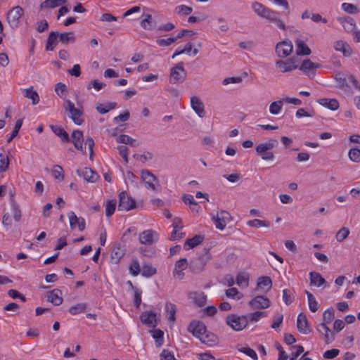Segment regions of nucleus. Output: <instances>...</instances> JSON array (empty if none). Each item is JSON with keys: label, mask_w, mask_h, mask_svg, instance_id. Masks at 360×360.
I'll list each match as a JSON object with an SVG mask.
<instances>
[{"label": "nucleus", "mask_w": 360, "mask_h": 360, "mask_svg": "<svg viewBox=\"0 0 360 360\" xmlns=\"http://www.w3.org/2000/svg\"><path fill=\"white\" fill-rule=\"evenodd\" d=\"M283 300L286 305H290L294 301V296L290 290L285 288L283 290Z\"/></svg>", "instance_id": "nucleus-62"}, {"label": "nucleus", "mask_w": 360, "mask_h": 360, "mask_svg": "<svg viewBox=\"0 0 360 360\" xmlns=\"http://www.w3.org/2000/svg\"><path fill=\"white\" fill-rule=\"evenodd\" d=\"M140 26L145 30H153L157 27V22L150 13H143Z\"/></svg>", "instance_id": "nucleus-20"}, {"label": "nucleus", "mask_w": 360, "mask_h": 360, "mask_svg": "<svg viewBox=\"0 0 360 360\" xmlns=\"http://www.w3.org/2000/svg\"><path fill=\"white\" fill-rule=\"evenodd\" d=\"M157 240L158 234L152 229L145 230L140 233L139 236V242L145 245H151L156 242Z\"/></svg>", "instance_id": "nucleus-12"}, {"label": "nucleus", "mask_w": 360, "mask_h": 360, "mask_svg": "<svg viewBox=\"0 0 360 360\" xmlns=\"http://www.w3.org/2000/svg\"><path fill=\"white\" fill-rule=\"evenodd\" d=\"M124 249L120 244L115 245L110 253V262L113 264H118L120 259L124 255Z\"/></svg>", "instance_id": "nucleus-22"}, {"label": "nucleus", "mask_w": 360, "mask_h": 360, "mask_svg": "<svg viewBox=\"0 0 360 360\" xmlns=\"http://www.w3.org/2000/svg\"><path fill=\"white\" fill-rule=\"evenodd\" d=\"M11 210L15 221H19L21 219V211L14 200H12L11 202Z\"/></svg>", "instance_id": "nucleus-59"}, {"label": "nucleus", "mask_w": 360, "mask_h": 360, "mask_svg": "<svg viewBox=\"0 0 360 360\" xmlns=\"http://www.w3.org/2000/svg\"><path fill=\"white\" fill-rule=\"evenodd\" d=\"M204 240V236L202 235H195L191 238L186 239L184 243V249L188 250L190 249L194 248L199 244H200Z\"/></svg>", "instance_id": "nucleus-30"}, {"label": "nucleus", "mask_w": 360, "mask_h": 360, "mask_svg": "<svg viewBox=\"0 0 360 360\" xmlns=\"http://www.w3.org/2000/svg\"><path fill=\"white\" fill-rule=\"evenodd\" d=\"M247 225L250 227L260 228V227H270L271 223L268 220H261L255 219L247 221Z\"/></svg>", "instance_id": "nucleus-39"}, {"label": "nucleus", "mask_w": 360, "mask_h": 360, "mask_svg": "<svg viewBox=\"0 0 360 360\" xmlns=\"http://www.w3.org/2000/svg\"><path fill=\"white\" fill-rule=\"evenodd\" d=\"M23 9L19 6L12 8L7 14V20L12 28H17L19 26L20 19L23 15Z\"/></svg>", "instance_id": "nucleus-7"}, {"label": "nucleus", "mask_w": 360, "mask_h": 360, "mask_svg": "<svg viewBox=\"0 0 360 360\" xmlns=\"http://www.w3.org/2000/svg\"><path fill=\"white\" fill-rule=\"evenodd\" d=\"M58 37V32H51L49 36L48 37L46 44V51H53L54 46L57 44V39Z\"/></svg>", "instance_id": "nucleus-35"}, {"label": "nucleus", "mask_w": 360, "mask_h": 360, "mask_svg": "<svg viewBox=\"0 0 360 360\" xmlns=\"http://www.w3.org/2000/svg\"><path fill=\"white\" fill-rule=\"evenodd\" d=\"M175 11L180 15H188L193 11V8L186 5H180L175 8Z\"/></svg>", "instance_id": "nucleus-63"}, {"label": "nucleus", "mask_w": 360, "mask_h": 360, "mask_svg": "<svg viewBox=\"0 0 360 360\" xmlns=\"http://www.w3.org/2000/svg\"><path fill=\"white\" fill-rule=\"evenodd\" d=\"M209 259L208 257L202 256L193 259L189 264V269L195 274L201 272Z\"/></svg>", "instance_id": "nucleus-14"}, {"label": "nucleus", "mask_w": 360, "mask_h": 360, "mask_svg": "<svg viewBox=\"0 0 360 360\" xmlns=\"http://www.w3.org/2000/svg\"><path fill=\"white\" fill-rule=\"evenodd\" d=\"M335 317V310L333 307L328 308L323 312V323L329 324L333 320Z\"/></svg>", "instance_id": "nucleus-50"}, {"label": "nucleus", "mask_w": 360, "mask_h": 360, "mask_svg": "<svg viewBox=\"0 0 360 360\" xmlns=\"http://www.w3.org/2000/svg\"><path fill=\"white\" fill-rule=\"evenodd\" d=\"M188 330L191 333L193 336L200 339L201 336L207 332V328L202 322L193 321L188 325Z\"/></svg>", "instance_id": "nucleus-13"}, {"label": "nucleus", "mask_w": 360, "mask_h": 360, "mask_svg": "<svg viewBox=\"0 0 360 360\" xmlns=\"http://www.w3.org/2000/svg\"><path fill=\"white\" fill-rule=\"evenodd\" d=\"M334 49L340 51L346 57H349L352 54V49L350 46L344 41H337L334 43Z\"/></svg>", "instance_id": "nucleus-27"}, {"label": "nucleus", "mask_w": 360, "mask_h": 360, "mask_svg": "<svg viewBox=\"0 0 360 360\" xmlns=\"http://www.w3.org/2000/svg\"><path fill=\"white\" fill-rule=\"evenodd\" d=\"M87 308V304L86 303H78L72 307L68 309L69 312L72 315H77L78 314L84 313L86 311Z\"/></svg>", "instance_id": "nucleus-40"}, {"label": "nucleus", "mask_w": 360, "mask_h": 360, "mask_svg": "<svg viewBox=\"0 0 360 360\" xmlns=\"http://www.w3.org/2000/svg\"><path fill=\"white\" fill-rule=\"evenodd\" d=\"M160 360H176L174 354L167 349H164L160 354Z\"/></svg>", "instance_id": "nucleus-64"}, {"label": "nucleus", "mask_w": 360, "mask_h": 360, "mask_svg": "<svg viewBox=\"0 0 360 360\" xmlns=\"http://www.w3.org/2000/svg\"><path fill=\"white\" fill-rule=\"evenodd\" d=\"M309 278H310V285L320 287L326 283L324 278L322 277V276L318 272H315V271L310 272L309 273Z\"/></svg>", "instance_id": "nucleus-31"}, {"label": "nucleus", "mask_w": 360, "mask_h": 360, "mask_svg": "<svg viewBox=\"0 0 360 360\" xmlns=\"http://www.w3.org/2000/svg\"><path fill=\"white\" fill-rule=\"evenodd\" d=\"M316 330L321 334L324 335L326 344L328 345L335 340V333L327 326L326 323H321L317 325Z\"/></svg>", "instance_id": "nucleus-18"}, {"label": "nucleus", "mask_w": 360, "mask_h": 360, "mask_svg": "<svg viewBox=\"0 0 360 360\" xmlns=\"http://www.w3.org/2000/svg\"><path fill=\"white\" fill-rule=\"evenodd\" d=\"M272 286V281L269 276H260L257 283L255 291L262 290L263 292L269 291Z\"/></svg>", "instance_id": "nucleus-25"}, {"label": "nucleus", "mask_w": 360, "mask_h": 360, "mask_svg": "<svg viewBox=\"0 0 360 360\" xmlns=\"http://www.w3.org/2000/svg\"><path fill=\"white\" fill-rule=\"evenodd\" d=\"M335 79L338 82L339 87L342 89H346L349 86V83H352L353 86L360 91V84L356 79L354 75L348 72H338L335 75Z\"/></svg>", "instance_id": "nucleus-2"}, {"label": "nucleus", "mask_w": 360, "mask_h": 360, "mask_svg": "<svg viewBox=\"0 0 360 360\" xmlns=\"http://www.w3.org/2000/svg\"><path fill=\"white\" fill-rule=\"evenodd\" d=\"M278 142L276 139H270L266 142L257 145L255 148L257 153H262L266 150H271V149L277 147Z\"/></svg>", "instance_id": "nucleus-26"}, {"label": "nucleus", "mask_w": 360, "mask_h": 360, "mask_svg": "<svg viewBox=\"0 0 360 360\" xmlns=\"http://www.w3.org/2000/svg\"><path fill=\"white\" fill-rule=\"evenodd\" d=\"M305 293L307 294V296L308 304L310 311H311L312 312H316L319 309V304L317 301L316 300L312 293H311L308 290H306Z\"/></svg>", "instance_id": "nucleus-42"}, {"label": "nucleus", "mask_w": 360, "mask_h": 360, "mask_svg": "<svg viewBox=\"0 0 360 360\" xmlns=\"http://www.w3.org/2000/svg\"><path fill=\"white\" fill-rule=\"evenodd\" d=\"M205 335V337L200 338L202 342L207 343L210 345H214L217 342V337L212 333H207Z\"/></svg>", "instance_id": "nucleus-53"}, {"label": "nucleus", "mask_w": 360, "mask_h": 360, "mask_svg": "<svg viewBox=\"0 0 360 360\" xmlns=\"http://www.w3.org/2000/svg\"><path fill=\"white\" fill-rule=\"evenodd\" d=\"M117 201L115 199L108 200L105 203V215L108 217H111L116 208Z\"/></svg>", "instance_id": "nucleus-45"}, {"label": "nucleus", "mask_w": 360, "mask_h": 360, "mask_svg": "<svg viewBox=\"0 0 360 360\" xmlns=\"http://www.w3.org/2000/svg\"><path fill=\"white\" fill-rule=\"evenodd\" d=\"M293 46L290 41H282L276 46V53L279 58H286L292 51Z\"/></svg>", "instance_id": "nucleus-11"}, {"label": "nucleus", "mask_w": 360, "mask_h": 360, "mask_svg": "<svg viewBox=\"0 0 360 360\" xmlns=\"http://www.w3.org/2000/svg\"><path fill=\"white\" fill-rule=\"evenodd\" d=\"M141 273L144 277H150L156 274V269L150 264H143Z\"/></svg>", "instance_id": "nucleus-47"}, {"label": "nucleus", "mask_w": 360, "mask_h": 360, "mask_svg": "<svg viewBox=\"0 0 360 360\" xmlns=\"http://www.w3.org/2000/svg\"><path fill=\"white\" fill-rule=\"evenodd\" d=\"M117 143L129 144L131 146H138L139 143L134 139L126 134H121L116 139Z\"/></svg>", "instance_id": "nucleus-37"}, {"label": "nucleus", "mask_w": 360, "mask_h": 360, "mask_svg": "<svg viewBox=\"0 0 360 360\" xmlns=\"http://www.w3.org/2000/svg\"><path fill=\"white\" fill-rule=\"evenodd\" d=\"M55 91L58 96L63 99H65V94L67 92V86L65 84L58 82L56 84Z\"/></svg>", "instance_id": "nucleus-52"}, {"label": "nucleus", "mask_w": 360, "mask_h": 360, "mask_svg": "<svg viewBox=\"0 0 360 360\" xmlns=\"http://www.w3.org/2000/svg\"><path fill=\"white\" fill-rule=\"evenodd\" d=\"M337 20L342 25L347 32L353 34L354 32L356 31V23L352 18L349 16L338 17Z\"/></svg>", "instance_id": "nucleus-19"}, {"label": "nucleus", "mask_w": 360, "mask_h": 360, "mask_svg": "<svg viewBox=\"0 0 360 360\" xmlns=\"http://www.w3.org/2000/svg\"><path fill=\"white\" fill-rule=\"evenodd\" d=\"M212 219L217 229L224 230L226 224L231 221L232 217L229 212L221 210L217 212L216 215L212 214Z\"/></svg>", "instance_id": "nucleus-5"}, {"label": "nucleus", "mask_w": 360, "mask_h": 360, "mask_svg": "<svg viewBox=\"0 0 360 360\" xmlns=\"http://www.w3.org/2000/svg\"><path fill=\"white\" fill-rule=\"evenodd\" d=\"M317 102L322 106L330 110H336L339 108L340 104L337 99L335 98H320L317 101Z\"/></svg>", "instance_id": "nucleus-28"}, {"label": "nucleus", "mask_w": 360, "mask_h": 360, "mask_svg": "<svg viewBox=\"0 0 360 360\" xmlns=\"http://www.w3.org/2000/svg\"><path fill=\"white\" fill-rule=\"evenodd\" d=\"M297 327L299 332L302 334L307 335L311 331L307 318L303 312H301L297 316Z\"/></svg>", "instance_id": "nucleus-17"}, {"label": "nucleus", "mask_w": 360, "mask_h": 360, "mask_svg": "<svg viewBox=\"0 0 360 360\" xmlns=\"http://www.w3.org/2000/svg\"><path fill=\"white\" fill-rule=\"evenodd\" d=\"M141 321L150 328H155L158 326L157 314L153 311H146L142 313Z\"/></svg>", "instance_id": "nucleus-16"}, {"label": "nucleus", "mask_w": 360, "mask_h": 360, "mask_svg": "<svg viewBox=\"0 0 360 360\" xmlns=\"http://www.w3.org/2000/svg\"><path fill=\"white\" fill-rule=\"evenodd\" d=\"M153 338L155 340V345L157 347H160L164 342V333L160 329H155L152 333Z\"/></svg>", "instance_id": "nucleus-43"}, {"label": "nucleus", "mask_w": 360, "mask_h": 360, "mask_svg": "<svg viewBox=\"0 0 360 360\" xmlns=\"http://www.w3.org/2000/svg\"><path fill=\"white\" fill-rule=\"evenodd\" d=\"M246 316H248V321L250 322H255L259 321L262 316H266V312L256 311L253 313H250Z\"/></svg>", "instance_id": "nucleus-56"}, {"label": "nucleus", "mask_w": 360, "mask_h": 360, "mask_svg": "<svg viewBox=\"0 0 360 360\" xmlns=\"http://www.w3.org/2000/svg\"><path fill=\"white\" fill-rule=\"evenodd\" d=\"M186 75L184 63L180 62L170 70L169 81L172 84L182 83L186 79Z\"/></svg>", "instance_id": "nucleus-3"}, {"label": "nucleus", "mask_w": 360, "mask_h": 360, "mask_svg": "<svg viewBox=\"0 0 360 360\" xmlns=\"http://www.w3.org/2000/svg\"><path fill=\"white\" fill-rule=\"evenodd\" d=\"M251 8L254 12L261 18L263 17L266 10L269 8L268 7L264 6L263 4L257 1L252 2L251 4Z\"/></svg>", "instance_id": "nucleus-41"}, {"label": "nucleus", "mask_w": 360, "mask_h": 360, "mask_svg": "<svg viewBox=\"0 0 360 360\" xmlns=\"http://www.w3.org/2000/svg\"><path fill=\"white\" fill-rule=\"evenodd\" d=\"M276 68L281 72H288L298 68L297 61L294 58H290L287 60H278L275 63Z\"/></svg>", "instance_id": "nucleus-8"}, {"label": "nucleus", "mask_w": 360, "mask_h": 360, "mask_svg": "<svg viewBox=\"0 0 360 360\" xmlns=\"http://www.w3.org/2000/svg\"><path fill=\"white\" fill-rule=\"evenodd\" d=\"M226 323L235 331L243 330L248 323V316L245 315L239 316L231 314L226 316Z\"/></svg>", "instance_id": "nucleus-1"}, {"label": "nucleus", "mask_w": 360, "mask_h": 360, "mask_svg": "<svg viewBox=\"0 0 360 360\" xmlns=\"http://www.w3.org/2000/svg\"><path fill=\"white\" fill-rule=\"evenodd\" d=\"M191 106L200 117H204L205 116L206 112L204 103L198 97L192 96L191 98Z\"/></svg>", "instance_id": "nucleus-21"}, {"label": "nucleus", "mask_w": 360, "mask_h": 360, "mask_svg": "<svg viewBox=\"0 0 360 360\" xmlns=\"http://www.w3.org/2000/svg\"><path fill=\"white\" fill-rule=\"evenodd\" d=\"M71 141L75 148L78 150L83 151L84 136L82 131L78 129L74 130L71 134Z\"/></svg>", "instance_id": "nucleus-24"}, {"label": "nucleus", "mask_w": 360, "mask_h": 360, "mask_svg": "<svg viewBox=\"0 0 360 360\" xmlns=\"http://www.w3.org/2000/svg\"><path fill=\"white\" fill-rule=\"evenodd\" d=\"M82 175L85 181L89 183L96 182L100 176L95 171L89 167H85L82 173Z\"/></svg>", "instance_id": "nucleus-29"}, {"label": "nucleus", "mask_w": 360, "mask_h": 360, "mask_svg": "<svg viewBox=\"0 0 360 360\" xmlns=\"http://www.w3.org/2000/svg\"><path fill=\"white\" fill-rule=\"evenodd\" d=\"M59 41L63 44H68L69 42H74L75 41V36L74 32H63L58 33Z\"/></svg>", "instance_id": "nucleus-44"}, {"label": "nucleus", "mask_w": 360, "mask_h": 360, "mask_svg": "<svg viewBox=\"0 0 360 360\" xmlns=\"http://www.w3.org/2000/svg\"><path fill=\"white\" fill-rule=\"evenodd\" d=\"M283 315L282 314H278L274 316L273 323L271 327L276 331L280 330V326L283 323Z\"/></svg>", "instance_id": "nucleus-55"}, {"label": "nucleus", "mask_w": 360, "mask_h": 360, "mask_svg": "<svg viewBox=\"0 0 360 360\" xmlns=\"http://www.w3.org/2000/svg\"><path fill=\"white\" fill-rule=\"evenodd\" d=\"M116 107V103H108L106 105L99 104L96 109L100 114H105Z\"/></svg>", "instance_id": "nucleus-49"}, {"label": "nucleus", "mask_w": 360, "mask_h": 360, "mask_svg": "<svg viewBox=\"0 0 360 360\" xmlns=\"http://www.w3.org/2000/svg\"><path fill=\"white\" fill-rule=\"evenodd\" d=\"M183 226L182 225H176L175 227L173 228V231L171 233L170 240H179L183 238L184 235H185L184 233H180L179 231L182 229Z\"/></svg>", "instance_id": "nucleus-51"}, {"label": "nucleus", "mask_w": 360, "mask_h": 360, "mask_svg": "<svg viewBox=\"0 0 360 360\" xmlns=\"http://www.w3.org/2000/svg\"><path fill=\"white\" fill-rule=\"evenodd\" d=\"M191 298L193 300L195 304L200 307L205 306L207 302V296L202 292H193L191 295Z\"/></svg>", "instance_id": "nucleus-34"}, {"label": "nucleus", "mask_w": 360, "mask_h": 360, "mask_svg": "<svg viewBox=\"0 0 360 360\" xmlns=\"http://www.w3.org/2000/svg\"><path fill=\"white\" fill-rule=\"evenodd\" d=\"M61 295V290L57 288L46 292L47 300L55 306H58L62 304L63 300Z\"/></svg>", "instance_id": "nucleus-23"}, {"label": "nucleus", "mask_w": 360, "mask_h": 360, "mask_svg": "<svg viewBox=\"0 0 360 360\" xmlns=\"http://www.w3.org/2000/svg\"><path fill=\"white\" fill-rule=\"evenodd\" d=\"M283 102V99L272 102L269 106V112L272 115L278 114L282 109Z\"/></svg>", "instance_id": "nucleus-48"}, {"label": "nucleus", "mask_w": 360, "mask_h": 360, "mask_svg": "<svg viewBox=\"0 0 360 360\" xmlns=\"http://www.w3.org/2000/svg\"><path fill=\"white\" fill-rule=\"evenodd\" d=\"M141 176L147 189H151L153 191L157 190L155 183L158 184L159 181L158 177L150 171L148 169L142 170Z\"/></svg>", "instance_id": "nucleus-10"}, {"label": "nucleus", "mask_w": 360, "mask_h": 360, "mask_svg": "<svg viewBox=\"0 0 360 360\" xmlns=\"http://www.w3.org/2000/svg\"><path fill=\"white\" fill-rule=\"evenodd\" d=\"M67 0H45L40 4V8L44 9L46 8H54L65 3Z\"/></svg>", "instance_id": "nucleus-38"}, {"label": "nucleus", "mask_w": 360, "mask_h": 360, "mask_svg": "<svg viewBox=\"0 0 360 360\" xmlns=\"http://www.w3.org/2000/svg\"><path fill=\"white\" fill-rule=\"evenodd\" d=\"M349 234L348 228L342 227L336 233L335 238L338 242L343 241Z\"/></svg>", "instance_id": "nucleus-61"}, {"label": "nucleus", "mask_w": 360, "mask_h": 360, "mask_svg": "<svg viewBox=\"0 0 360 360\" xmlns=\"http://www.w3.org/2000/svg\"><path fill=\"white\" fill-rule=\"evenodd\" d=\"M136 200L129 196L126 191H123L119 194V211H129L136 207Z\"/></svg>", "instance_id": "nucleus-4"}, {"label": "nucleus", "mask_w": 360, "mask_h": 360, "mask_svg": "<svg viewBox=\"0 0 360 360\" xmlns=\"http://www.w3.org/2000/svg\"><path fill=\"white\" fill-rule=\"evenodd\" d=\"M65 103L67 105L65 107V109L69 111L70 114V118L73 121V122L77 125H81L84 122L83 118V112L75 107L73 103H72L70 100H65Z\"/></svg>", "instance_id": "nucleus-6"}, {"label": "nucleus", "mask_w": 360, "mask_h": 360, "mask_svg": "<svg viewBox=\"0 0 360 360\" xmlns=\"http://www.w3.org/2000/svg\"><path fill=\"white\" fill-rule=\"evenodd\" d=\"M249 305L252 309H266L271 304V301L266 297L263 295L255 296L253 299L250 300Z\"/></svg>", "instance_id": "nucleus-15"}, {"label": "nucleus", "mask_w": 360, "mask_h": 360, "mask_svg": "<svg viewBox=\"0 0 360 360\" xmlns=\"http://www.w3.org/2000/svg\"><path fill=\"white\" fill-rule=\"evenodd\" d=\"M22 125V120L19 119L15 122V127L13 131L11 134L7 139V142L10 143L15 136H18L19 131Z\"/></svg>", "instance_id": "nucleus-54"}, {"label": "nucleus", "mask_w": 360, "mask_h": 360, "mask_svg": "<svg viewBox=\"0 0 360 360\" xmlns=\"http://www.w3.org/2000/svg\"><path fill=\"white\" fill-rule=\"evenodd\" d=\"M24 91L25 92L24 96L31 99L33 105H36L39 102V96L36 91L33 90L32 86L25 89Z\"/></svg>", "instance_id": "nucleus-36"}, {"label": "nucleus", "mask_w": 360, "mask_h": 360, "mask_svg": "<svg viewBox=\"0 0 360 360\" xmlns=\"http://www.w3.org/2000/svg\"><path fill=\"white\" fill-rule=\"evenodd\" d=\"M320 66L319 63H314L309 59H305L299 67V70L307 75L309 79H313L316 75V70Z\"/></svg>", "instance_id": "nucleus-9"}, {"label": "nucleus", "mask_w": 360, "mask_h": 360, "mask_svg": "<svg viewBox=\"0 0 360 360\" xmlns=\"http://www.w3.org/2000/svg\"><path fill=\"white\" fill-rule=\"evenodd\" d=\"M236 283L240 287L246 288L249 284V276L245 273H240L237 275Z\"/></svg>", "instance_id": "nucleus-46"}, {"label": "nucleus", "mask_w": 360, "mask_h": 360, "mask_svg": "<svg viewBox=\"0 0 360 360\" xmlns=\"http://www.w3.org/2000/svg\"><path fill=\"white\" fill-rule=\"evenodd\" d=\"M52 131L58 137H60L63 142L68 143L70 141V139L69 137L68 134L65 131V129L62 127H59L57 125H51L50 126Z\"/></svg>", "instance_id": "nucleus-32"}, {"label": "nucleus", "mask_w": 360, "mask_h": 360, "mask_svg": "<svg viewBox=\"0 0 360 360\" xmlns=\"http://www.w3.org/2000/svg\"><path fill=\"white\" fill-rule=\"evenodd\" d=\"M350 160L354 162H360V149L354 148L349 150L348 153Z\"/></svg>", "instance_id": "nucleus-57"}, {"label": "nucleus", "mask_w": 360, "mask_h": 360, "mask_svg": "<svg viewBox=\"0 0 360 360\" xmlns=\"http://www.w3.org/2000/svg\"><path fill=\"white\" fill-rule=\"evenodd\" d=\"M342 9L349 14H354L359 12L357 7L350 3H343L341 6Z\"/></svg>", "instance_id": "nucleus-58"}, {"label": "nucleus", "mask_w": 360, "mask_h": 360, "mask_svg": "<svg viewBox=\"0 0 360 360\" xmlns=\"http://www.w3.org/2000/svg\"><path fill=\"white\" fill-rule=\"evenodd\" d=\"M9 165V159L8 156L4 155L2 153H0V172L3 173L6 172Z\"/></svg>", "instance_id": "nucleus-60"}, {"label": "nucleus", "mask_w": 360, "mask_h": 360, "mask_svg": "<svg viewBox=\"0 0 360 360\" xmlns=\"http://www.w3.org/2000/svg\"><path fill=\"white\" fill-rule=\"evenodd\" d=\"M296 53L297 56H308L311 53L310 49L306 45L304 41L297 39L296 41Z\"/></svg>", "instance_id": "nucleus-33"}]
</instances>
